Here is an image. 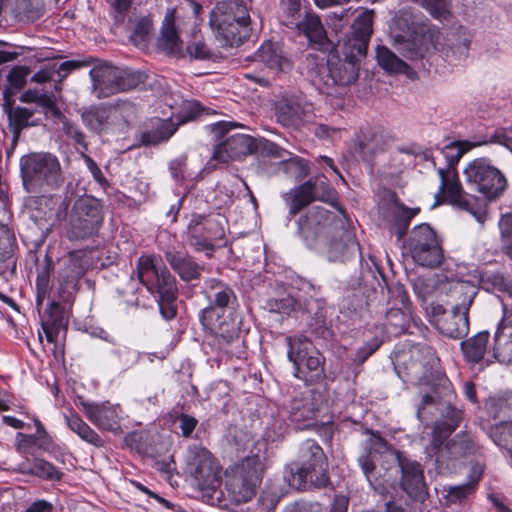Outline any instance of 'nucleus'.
<instances>
[{
	"instance_id": "nucleus-1",
	"label": "nucleus",
	"mask_w": 512,
	"mask_h": 512,
	"mask_svg": "<svg viewBox=\"0 0 512 512\" xmlns=\"http://www.w3.org/2000/svg\"><path fill=\"white\" fill-rule=\"evenodd\" d=\"M454 397L450 384L443 386V399L435 391L433 394H424L417 406V417L422 419V411L428 405H435L440 412L441 419L435 422L431 443L426 446V454L434 458L440 467L447 460L457 459L470 454L474 450V443L467 434H457L449 442L446 439L456 430L461 421V411L451 404Z\"/></svg>"
},
{
	"instance_id": "nucleus-2",
	"label": "nucleus",
	"mask_w": 512,
	"mask_h": 512,
	"mask_svg": "<svg viewBox=\"0 0 512 512\" xmlns=\"http://www.w3.org/2000/svg\"><path fill=\"white\" fill-rule=\"evenodd\" d=\"M209 305L199 313L205 332L213 337L219 350L227 351L229 345L239 340L241 319L235 313L237 296L225 282L216 278L204 281L203 291Z\"/></svg>"
},
{
	"instance_id": "nucleus-3",
	"label": "nucleus",
	"mask_w": 512,
	"mask_h": 512,
	"mask_svg": "<svg viewBox=\"0 0 512 512\" xmlns=\"http://www.w3.org/2000/svg\"><path fill=\"white\" fill-rule=\"evenodd\" d=\"M308 77L319 92L342 95V90L354 84L359 77L360 64L330 52L326 62H318L309 55Z\"/></svg>"
},
{
	"instance_id": "nucleus-4",
	"label": "nucleus",
	"mask_w": 512,
	"mask_h": 512,
	"mask_svg": "<svg viewBox=\"0 0 512 512\" xmlns=\"http://www.w3.org/2000/svg\"><path fill=\"white\" fill-rule=\"evenodd\" d=\"M250 16L238 1L219 2L210 13V27L223 46L238 47L250 35Z\"/></svg>"
},
{
	"instance_id": "nucleus-5",
	"label": "nucleus",
	"mask_w": 512,
	"mask_h": 512,
	"mask_svg": "<svg viewBox=\"0 0 512 512\" xmlns=\"http://www.w3.org/2000/svg\"><path fill=\"white\" fill-rule=\"evenodd\" d=\"M327 460L323 449L315 440L303 441L299 448L298 461L290 465L291 485L305 489L308 485L324 487L328 483Z\"/></svg>"
},
{
	"instance_id": "nucleus-6",
	"label": "nucleus",
	"mask_w": 512,
	"mask_h": 512,
	"mask_svg": "<svg viewBox=\"0 0 512 512\" xmlns=\"http://www.w3.org/2000/svg\"><path fill=\"white\" fill-rule=\"evenodd\" d=\"M346 222L347 216L342 209L336 213L322 206H313L298 219L297 232L306 247L312 250Z\"/></svg>"
},
{
	"instance_id": "nucleus-7",
	"label": "nucleus",
	"mask_w": 512,
	"mask_h": 512,
	"mask_svg": "<svg viewBox=\"0 0 512 512\" xmlns=\"http://www.w3.org/2000/svg\"><path fill=\"white\" fill-rule=\"evenodd\" d=\"M89 76L92 81V93L98 99L136 89L146 80V75L141 71L118 68L103 61H97Z\"/></svg>"
},
{
	"instance_id": "nucleus-8",
	"label": "nucleus",
	"mask_w": 512,
	"mask_h": 512,
	"mask_svg": "<svg viewBox=\"0 0 512 512\" xmlns=\"http://www.w3.org/2000/svg\"><path fill=\"white\" fill-rule=\"evenodd\" d=\"M20 170L27 190L55 189L63 182L60 162L51 153H30L23 156Z\"/></svg>"
},
{
	"instance_id": "nucleus-9",
	"label": "nucleus",
	"mask_w": 512,
	"mask_h": 512,
	"mask_svg": "<svg viewBox=\"0 0 512 512\" xmlns=\"http://www.w3.org/2000/svg\"><path fill=\"white\" fill-rule=\"evenodd\" d=\"M391 36L396 50L408 60L421 59L434 48L433 34L412 22L406 13L396 18Z\"/></svg>"
},
{
	"instance_id": "nucleus-10",
	"label": "nucleus",
	"mask_w": 512,
	"mask_h": 512,
	"mask_svg": "<svg viewBox=\"0 0 512 512\" xmlns=\"http://www.w3.org/2000/svg\"><path fill=\"white\" fill-rule=\"evenodd\" d=\"M263 464L259 456L246 457L226 471L225 491L234 503H244L252 499L261 483Z\"/></svg>"
},
{
	"instance_id": "nucleus-11",
	"label": "nucleus",
	"mask_w": 512,
	"mask_h": 512,
	"mask_svg": "<svg viewBox=\"0 0 512 512\" xmlns=\"http://www.w3.org/2000/svg\"><path fill=\"white\" fill-rule=\"evenodd\" d=\"M463 174L468 188L490 201L499 198L507 188L504 174L485 157L470 161Z\"/></svg>"
},
{
	"instance_id": "nucleus-12",
	"label": "nucleus",
	"mask_w": 512,
	"mask_h": 512,
	"mask_svg": "<svg viewBox=\"0 0 512 512\" xmlns=\"http://www.w3.org/2000/svg\"><path fill=\"white\" fill-rule=\"evenodd\" d=\"M104 220L101 202L91 196L77 199L68 215L67 237L85 240L98 234Z\"/></svg>"
},
{
	"instance_id": "nucleus-13",
	"label": "nucleus",
	"mask_w": 512,
	"mask_h": 512,
	"mask_svg": "<svg viewBox=\"0 0 512 512\" xmlns=\"http://www.w3.org/2000/svg\"><path fill=\"white\" fill-rule=\"evenodd\" d=\"M287 357L294 366L298 379L314 382L323 376L324 358L313 343L304 335L286 337Z\"/></svg>"
},
{
	"instance_id": "nucleus-14",
	"label": "nucleus",
	"mask_w": 512,
	"mask_h": 512,
	"mask_svg": "<svg viewBox=\"0 0 512 512\" xmlns=\"http://www.w3.org/2000/svg\"><path fill=\"white\" fill-rule=\"evenodd\" d=\"M239 126L236 122H218L213 125L212 129L217 137L213 160L227 163L253 154L254 137L244 133H231Z\"/></svg>"
},
{
	"instance_id": "nucleus-15",
	"label": "nucleus",
	"mask_w": 512,
	"mask_h": 512,
	"mask_svg": "<svg viewBox=\"0 0 512 512\" xmlns=\"http://www.w3.org/2000/svg\"><path fill=\"white\" fill-rule=\"evenodd\" d=\"M225 237V219L220 216L192 215L186 231L188 244L210 257L218 241Z\"/></svg>"
},
{
	"instance_id": "nucleus-16",
	"label": "nucleus",
	"mask_w": 512,
	"mask_h": 512,
	"mask_svg": "<svg viewBox=\"0 0 512 512\" xmlns=\"http://www.w3.org/2000/svg\"><path fill=\"white\" fill-rule=\"evenodd\" d=\"M373 12H362L352 24V31L335 45L332 53L360 64L366 56L368 44L373 33Z\"/></svg>"
},
{
	"instance_id": "nucleus-17",
	"label": "nucleus",
	"mask_w": 512,
	"mask_h": 512,
	"mask_svg": "<svg viewBox=\"0 0 512 512\" xmlns=\"http://www.w3.org/2000/svg\"><path fill=\"white\" fill-rule=\"evenodd\" d=\"M409 250L413 260L423 266L434 268L443 260V250L435 231L426 223L415 226L409 237Z\"/></svg>"
},
{
	"instance_id": "nucleus-18",
	"label": "nucleus",
	"mask_w": 512,
	"mask_h": 512,
	"mask_svg": "<svg viewBox=\"0 0 512 512\" xmlns=\"http://www.w3.org/2000/svg\"><path fill=\"white\" fill-rule=\"evenodd\" d=\"M459 291L464 295L463 301L455 305L450 313H444L436 321L439 332L453 339H459L468 334V311L476 295L475 288L467 284H460Z\"/></svg>"
},
{
	"instance_id": "nucleus-19",
	"label": "nucleus",
	"mask_w": 512,
	"mask_h": 512,
	"mask_svg": "<svg viewBox=\"0 0 512 512\" xmlns=\"http://www.w3.org/2000/svg\"><path fill=\"white\" fill-rule=\"evenodd\" d=\"M348 222L343 224L337 232L332 233L319 246L312 249L329 262L343 263L356 256L359 244L354 233L348 229Z\"/></svg>"
},
{
	"instance_id": "nucleus-20",
	"label": "nucleus",
	"mask_w": 512,
	"mask_h": 512,
	"mask_svg": "<svg viewBox=\"0 0 512 512\" xmlns=\"http://www.w3.org/2000/svg\"><path fill=\"white\" fill-rule=\"evenodd\" d=\"M440 191L444 201L469 211L479 223L486 221V211L473 210L454 169L439 168Z\"/></svg>"
},
{
	"instance_id": "nucleus-21",
	"label": "nucleus",
	"mask_w": 512,
	"mask_h": 512,
	"mask_svg": "<svg viewBox=\"0 0 512 512\" xmlns=\"http://www.w3.org/2000/svg\"><path fill=\"white\" fill-rule=\"evenodd\" d=\"M392 295V306L386 312V329L395 335L403 334L411 322V308L408 294L401 284L389 289Z\"/></svg>"
},
{
	"instance_id": "nucleus-22",
	"label": "nucleus",
	"mask_w": 512,
	"mask_h": 512,
	"mask_svg": "<svg viewBox=\"0 0 512 512\" xmlns=\"http://www.w3.org/2000/svg\"><path fill=\"white\" fill-rule=\"evenodd\" d=\"M311 112V104L301 95L281 97L275 104L276 121L284 127L299 128Z\"/></svg>"
},
{
	"instance_id": "nucleus-23",
	"label": "nucleus",
	"mask_w": 512,
	"mask_h": 512,
	"mask_svg": "<svg viewBox=\"0 0 512 512\" xmlns=\"http://www.w3.org/2000/svg\"><path fill=\"white\" fill-rule=\"evenodd\" d=\"M396 458L401 469V486L414 500L423 502L427 496V487L421 465L402 453L397 452Z\"/></svg>"
},
{
	"instance_id": "nucleus-24",
	"label": "nucleus",
	"mask_w": 512,
	"mask_h": 512,
	"mask_svg": "<svg viewBox=\"0 0 512 512\" xmlns=\"http://www.w3.org/2000/svg\"><path fill=\"white\" fill-rule=\"evenodd\" d=\"M85 416L99 429L117 432L120 429L119 405L109 402L102 403H81Z\"/></svg>"
},
{
	"instance_id": "nucleus-25",
	"label": "nucleus",
	"mask_w": 512,
	"mask_h": 512,
	"mask_svg": "<svg viewBox=\"0 0 512 512\" xmlns=\"http://www.w3.org/2000/svg\"><path fill=\"white\" fill-rule=\"evenodd\" d=\"M165 260L184 282L200 279L204 271V265L198 263L185 250H167L165 252Z\"/></svg>"
},
{
	"instance_id": "nucleus-26",
	"label": "nucleus",
	"mask_w": 512,
	"mask_h": 512,
	"mask_svg": "<svg viewBox=\"0 0 512 512\" xmlns=\"http://www.w3.org/2000/svg\"><path fill=\"white\" fill-rule=\"evenodd\" d=\"M119 118V110L116 107L103 105L91 106L81 112L83 124L91 131L102 133L116 125Z\"/></svg>"
},
{
	"instance_id": "nucleus-27",
	"label": "nucleus",
	"mask_w": 512,
	"mask_h": 512,
	"mask_svg": "<svg viewBox=\"0 0 512 512\" xmlns=\"http://www.w3.org/2000/svg\"><path fill=\"white\" fill-rule=\"evenodd\" d=\"M317 412L318 407L310 392L295 395L288 408L289 418L297 425L298 429L311 427Z\"/></svg>"
},
{
	"instance_id": "nucleus-28",
	"label": "nucleus",
	"mask_w": 512,
	"mask_h": 512,
	"mask_svg": "<svg viewBox=\"0 0 512 512\" xmlns=\"http://www.w3.org/2000/svg\"><path fill=\"white\" fill-rule=\"evenodd\" d=\"M68 312L56 301H51L41 325L45 337L49 343H54L61 330H66L68 325Z\"/></svg>"
},
{
	"instance_id": "nucleus-29",
	"label": "nucleus",
	"mask_w": 512,
	"mask_h": 512,
	"mask_svg": "<svg viewBox=\"0 0 512 512\" xmlns=\"http://www.w3.org/2000/svg\"><path fill=\"white\" fill-rule=\"evenodd\" d=\"M13 91L11 89L3 90V111L7 114L9 126L13 133L14 138H18L20 132L30 126V119L34 112L25 107H13Z\"/></svg>"
},
{
	"instance_id": "nucleus-30",
	"label": "nucleus",
	"mask_w": 512,
	"mask_h": 512,
	"mask_svg": "<svg viewBox=\"0 0 512 512\" xmlns=\"http://www.w3.org/2000/svg\"><path fill=\"white\" fill-rule=\"evenodd\" d=\"M256 60L263 63L274 72H287L291 70V61L283 54L277 43H263L255 54Z\"/></svg>"
},
{
	"instance_id": "nucleus-31",
	"label": "nucleus",
	"mask_w": 512,
	"mask_h": 512,
	"mask_svg": "<svg viewBox=\"0 0 512 512\" xmlns=\"http://www.w3.org/2000/svg\"><path fill=\"white\" fill-rule=\"evenodd\" d=\"M175 10L168 9L161 27V36L158 39L157 46L160 50L171 55L181 54V40L175 26Z\"/></svg>"
},
{
	"instance_id": "nucleus-32",
	"label": "nucleus",
	"mask_w": 512,
	"mask_h": 512,
	"mask_svg": "<svg viewBox=\"0 0 512 512\" xmlns=\"http://www.w3.org/2000/svg\"><path fill=\"white\" fill-rule=\"evenodd\" d=\"M387 450L386 440L378 432H370L365 441V452L358 457V464L370 485H372L371 475L376 468L371 454L372 452L382 454Z\"/></svg>"
},
{
	"instance_id": "nucleus-33",
	"label": "nucleus",
	"mask_w": 512,
	"mask_h": 512,
	"mask_svg": "<svg viewBox=\"0 0 512 512\" xmlns=\"http://www.w3.org/2000/svg\"><path fill=\"white\" fill-rule=\"evenodd\" d=\"M418 212L419 208L410 209L399 203H394L389 208L388 229L391 234L396 236L397 241L403 239L410 225V221Z\"/></svg>"
},
{
	"instance_id": "nucleus-34",
	"label": "nucleus",
	"mask_w": 512,
	"mask_h": 512,
	"mask_svg": "<svg viewBox=\"0 0 512 512\" xmlns=\"http://www.w3.org/2000/svg\"><path fill=\"white\" fill-rule=\"evenodd\" d=\"M143 358L150 360L149 355H145L129 347L122 346L111 350L109 365L116 371L124 372L131 369Z\"/></svg>"
},
{
	"instance_id": "nucleus-35",
	"label": "nucleus",
	"mask_w": 512,
	"mask_h": 512,
	"mask_svg": "<svg viewBox=\"0 0 512 512\" xmlns=\"http://www.w3.org/2000/svg\"><path fill=\"white\" fill-rule=\"evenodd\" d=\"M489 341L488 332H479L475 336L461 342L464 358L469 363H479L483 360Z\"/></svg>"
},
{
	"instance_id": "nucleus-36",
	"label": "nucleus",
	"mask_w": 512,
	"mask_h": 512,
	"mask_svg": "<svg viewBox=\"0 0 512 512\" xmlns=\"http://www.w3.org/2000/svg\"><path fill=\"white\" fill-rule=\"evenodd\" d=\"M295 28L302 32L310 42L323 45L328 40L320 17L314 13H306L304 19L299 21Z\"/></svg>"
},
{
	"instance_id": "nucleus-37",
	"label": "nucleus",
	"mask_w": 512,
	"mask_h": 512,
	"mask_svg": "<svg viewBox=\"0 0 512 512\" xmlns=\"http://www.w3.org/2000/svg\"><path fill=\"white\" fill-rule=\"evenodd\" d=\"M284 199L289 208V214L291 216H295L304 207L315 201L310 189V183L306 182L287 192L284 195Z\"/></svg>"
},
{
	"instance_id": "nucleus-38",
	"label": "nucleus",
	"mask_w": 512,
	"mask_h": 512,
	"mask_svg": "<svg viewBox=\"0 0 512 512\" xmlns=\"http://www.w3.org/2000/svg\"><path fill=\"white\" fill-rule=\"evenodd\" d=\"M66 424L71 431L77 434L83 441L95 446L102 447L103 439L76 413L65 415Z\"/></svg>"
},
{
	"instance_id": "nucleus-39",
	"label": "nucleus",
	"mask_w": 512,
	"mask_h": 512,
	"mask_svg": "<svg viewBox=\"0 0 512 512\" xmlns=\"http://www.w3.org/2000/svg\"><path fill=\"white\" fill-rule=\"evenodd\" d=\"M488 140H483L479 142H470V141H453L449 144L445 145L440 150V155L447 162V169H454V166L459 162L460 158L472 148L487 144Z\"/></svg>"
},
{
	"instance_id": "nucleus-40",
	"label": "nucleus",
	"mask_w": 512,
	"mask_h": 512,
	"mask_svg": "<svg viewBox=\"0 0 512 512\" xmlns=\"http://www.w3.org/2000/svg\"><path fill=\"white\" fill-rule=\"evenodd\" d=\"M376 59L379 66L389 73L408 74L409 65L386 46H377Z\"/></svg>"
},
{
	"instance_id": "nucleus-41",
	"label": "nucleus",
	"mask_w": 512,
	"mask_h": 512,
	"mask_svg": "<svg viewBox=\"0 0 512 512\" xmlns=\"http://www.w3.org/2000/svg\"><path fill=\"white\" fill-rule=\"evenodd\" d=\"M161 271L162 266L156 265L154 256L145 255L139 258L137 263L138 279L149 291H153V284Z\"/></svg>"
},
{
	"instance_id": "nucleus-42",
	"label": "nucleus",
	"mask_w": 512,
	"mask_h": 512,
	"mask_svg": "<svg viewBox=\"0 0 512 512\" xmlns=\"http://www.w3.org/2000/svg\"><path fill=\"white\" fill-rule=\"evenodd\" d=\"M84 273L85 266L82 260L77 254L71 253L65 262L64 269L60 273V280L66 286H75Z\"/></svg>"
},
{
	"instance_id": "nucleus-43",
	"label": "nucleus",
	"mask_w": 512,
	"mask_h": 512,
	"mask_svg": "<svg viewBox=\"0 0 512 512\" xmlns=\"http://www.w3.org/2000/svg\"><path fill=\"white\" fill-rule=\"evenodd\" d=\"M176 131L172 123L159 121L155 129L145 131L141 135V143L144 145H156L168 140Z\"/></svg>"
},
{
	"instance_id": "nucleus-44",
	"label": "nucleus",
	"mask_w": 512,
	"mask_h": 512,
	"mask_svg": "<svg viewBox=\"0 0 512 512\" xmlns=\"http://www.w3.org/2000/svg\"><path fill=\"white\" fill-rule=\"evenodd\" d=\"M150 292L157 293L158 297L165 296L168 300L174 294H177L176 279L166 267L162 266V271L159 273L155 284H153V291Z\"/></svg>"
},
{
	"instance_id": "nucleus-45",
	"label": "nucleus",
	"mask_w": 512,
	"mask_h": 512,
	"mask_svg": "<svg viewBox=\"0 0 512 512\" xmlns=\"http://www.w3.org/2000/svg\"><path fill=\"white\" fill-rule=\"evenodd\" d=\"M15 235L6 225L0 224V263H12L13 269L15 262L11 261L15 248Z\"/></svg>"
},
{
	"instance_id": "nucleus-46",
	"label": "nucleus",
	"mask_w": 512,
	"mask_h": 512,
	"mask_svg": "<svg viewBox=\"0 0 512 512\" xmlns=\"http://www.w3.org/2000/svg\"><path fill=\"white\" fill-rule=\"evenodd\" d=\"M281 20L288 27H295L300 21L301 0H281Z\"/></svg>"
},
{
	"instance_id": "nucleus-47",
	"label": "nucleus",
	"mask_w": 512,
	"mask_h": 512,
	"mask_svg": "<svg viewBox=\"0 0 512 512\" xmlns=\"http://www.w3.org/2000/svg\"><path fill=\"white\" fill-rule=\"evenodd\" d=\"M253 154H257L260 156L273 157V158H284V153L286 152L284 149L279 147L272 141H269L265 138H254L253 145Z\"/></svg>"
},
{
	"instance_id": "nucleus-48",
	"label": "nucleus",
	"mask_w": 512,
	"mask_h": 512,
	"mask_svg": "<svg viewBox=\"0 0 512 512\" xmlns=\"http://www.w3.org/2000/svg\"><path fill=\"white\" fill-rule=\"evenodd\" d=\"M297 301L294 297L286 295L281 298H271L265 303L264 308L269 312L289 314L296 307Z\"/></svg>"
},
{
	"instance_id": "nucleus-49",
	"label": "nucleus",
	"mask_w": 512,
	"mask_h": 512,
	"mask_svg": "<svg viewBox=\"0 0 512 512\" xmlns=\"http://www.w3.org/2000/svg\"><path fill=\"white\" fill-rule=\"evenodd\" d=\"M382 149V137L376 133H369L359 143V152L363 159H369Z\"/></svg>"
},
{
	"instance_id": "nucleus-50",
	"label": "nucleus",
	"mask_w": 512,
	"mask_h": 512,
	"mask_svg": "<svg viewBox=\"0 0 512 512\" xmlns=\"http://www.w3.org/2000/svg\"><path fill=\"white\" fill-rule=\"evenodd\" d=\"M198 455L202 458L195 468V477L204 483L209 482L211 477L214 475L213 468L211 465V454L205 449H198Z\"/></svg>"
},
{
	"instance_id": "nucleus-51",
	"label": "nucleus",
	"mask_w": 512,
	"mask_h": 512,
	"mask_svg": "<svg viewBox=\"0 0 512 512\" xmlns=\"http://www.w3.org/2000/svg\"><path fill=\"white\" fill-rule=\"evenodd\" d=\"M31 471L36 476L48 480H59L62 476V472H60L54 465L43 459H36L33 462Z\"/></svg>"
},
{
	"instance_id": "nucleus-52",
	"label": "nucleus",
	"mask_w": 512,
	"mask_h": 512,
	"mask_svg": "<svg viewBox=\"0 0 512 512\" xmlns=\"http://www.w3.org/2000/svg\"><path fill=\"white\" fill-rule=\"evenodd\" d=\"M29 72V69L24 66L13 67L7 75L8 86L4 89H11L13 94L21 90L26 84V78Z\"/></svg>"
},
{
	"instance_id": "nucleus-53",
	"label": "nucleus",
	"mask_w": 512,
	"mask_h": 512,
	"mask_svg": "<svg viewBox=\"0 0 512 512\" xmlns=\"http://www.w3.org/2000/svg\"><path fill=\"white\" fill-rule=\"evenodd\" d=\"M312 195L318 201H328L334 197V189L324 179L308 180Z\"/></svg>"
},
{
	"instance_id": "nucleus-54",
	"label": "nucleus",
	"mask_w": 512,
	"mask_h": 512,
	"mask_svg": "<svg viewBox=\"0 0 512 512\" xmlns=\"http://www.w3.org/2000/svg\"><path fill=\"white\" fill-rule=\"evenodd\" d=\"M494 357L506 364L512 363V340L511 338H494Z\"/></svg>"
},
{
	"instance_id": "nucleus-55",
	"label": "nucleus",
	"mask_w": 512,
	"mask_h": 512,
	"mask_svg": "<svg viewBox=\"0 0 512 512\" xmlns=\"http://www.w3.org/2000/svg\"><path fill=\"white\" fill-rule=\"evenodd\" d=\"M505 253L512 259V214H505L499 221Z\"/></svg>"
},
{
	"instance_id": "nucleus-56",
	"label": "nucleus",
	"mask_w": 512,
	"mask_h": 512,
	"mask_svg": "<svg viewBox=\"0 0 512 512\" xmlns=\"http://www.w3.org/2000/svg\"><path fill=\"white\" fill-rule=\"evenodd\" d=\"M382 341L378 337H373L370 341L366 342L360 347L353 359L356 365H362L374 352L381 346Z\"/></svg>"
},
{
	"instance_id": "nucleus-57",
	"label": "nucleus",
	"mask_w": 512,
	"mask_h": 512,
	"mask_svg": "<svg viewBox=\"0 0 512 512\" xmlns=\"http://www.w3.org/2000/svg\"><path fill=\"white\" fill-rule=\"evenodd\" d=\"M91 62V60H67L60 63L59 65L52 64V66L55 75H57L59 77V80L61 81L64 78H66L71 71L78 69L80 67L87 66Z\"/></svg>"
},
{
	"instance_id": "nucleus-58",
	"label": "nucleus",
	"mask_w": 512,
	"mask_h": 512,
	"mask_svg": "<svg viewBox=\"0 0 512 512\" xmlns=\"http://www.w3.org/2000/svg\"><path fill=\"white\" fill-rule=\"evenodd\" d=\"M422 6L435 18H445L449 12V0H422Z\"/></svg>"
},
{
	"instance_id": "nucleus-59",
	"label": "nucleus",
	"mask_w": 512,
	"mask_h": 512,
	"mask_svg": "<svg viewBox=\"0 0 512 512\" xmlns=\"http://www.w3.org/2000/svg\"><path fill=\"white\" fill-rule=\"evenodd\" d=\"M63 131L68 137L73 139L76 144L80 145L83 149L87 150L88 144L86 142V137L76 124L69 121H65L63 123Z\"/></svg>"
},
{
	"instance_id": "nucleus-60",
	"label": "nucleus",
	"mask_w": 512,
	"mask_h": 512,
	"mask_svg": "<svg viewBox=\"0 0 512 512\" xmlns=\"http://www.w3.org/2000/svg\"><path fill=\"white\" fill-rule=\"evenodd\" d=\"M190 57L197 60H206L212 57V52L207 45L202 41H194L186 48Z\"/></svg>"
},
{
	"instance_id": "nucleus-61",
	"label": "nucleus",
	"mask_w": 512,
	"mask_h": 512,
	"mask_svg": "<svg viewBox=\"0 0 512 512\" xmlns=\"http://www.w3.org/2000/svg\"><path fill=\"white\" fill-rule=\"evenodd\" d=\"M352 15L351 9H340L339 11H333L331 12L327 19L329 25H331L336 31L341 30L342 27L348 20L350 19V16Z\"/></svg>"
},
{
	"instance_id": "nucleus-62",
	"label": "nucleus",
	"mask_w": 512,
	"mask_h": 512,
	"mask_svg": "<svg viewBox=\"0 0 512 512\" xmlns=\"http://www.w3.org/2000/svg\"><path fill=\"white\" fill-rule=\"evenodd\" d=\"M473 486L470 484L458 485L450 487L446 494L448 503H457L463 500L471 491Z\"/></svg>"
},
{
	"instance_id": "nucleus-63",
	"label": "nucleus",
	"mask_w": 512,
	"mask_h": 512,
	"mask_svg": "<svg viewBox=\"0 0 512 512\" xmlns=\"http://www.w3.org/2000/svg\"><path fill=\"white\" fill-rule=\"evenodd\" d=\"M36 289V306L39 309L42 306L43 301L49 290V276L47 273L43 272L38 275L36 280Z\"/></svg>"
},
{
	"instance_id": "nucleus-64",
	"label": "nucleus",
	"mask_w": 512,
	"mask_h": 512,
	"mask_svg": "<svg viewBox=\"0 0 512 512\" xmlns=\"http://www.w3.org/2000/svg\"><path fill=\"white\" fill-rule=\"evenodd\" d=\"M495 337L511 338L512 340V313L504 311L503 318L497 328Z\"/></svg>"
}]
</instances>
